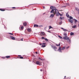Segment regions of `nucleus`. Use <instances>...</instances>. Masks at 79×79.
<instances>
[{"label":"nucleus","mask_w":79,"mask_h":79,"mask_svg":"<svg viewBox=\"0 0 79 79\" xmlns=\"http://www.w3.org/2000/svg\"><path fill=\"white\" fill-rule=\"evenodd\" d=\"M66 77V76H65V77H64V78H65Z\"/></svg>","instance_id":"55"},{"label":"nucleus","mask_w":79,"mask_h":79,"mask_svg":"<svg viewBox=\"0 0 79 79\" xmlns=\"http://www.w3.org/2000/svg\"><path fill=\"white\" fill-rule=\"evenodd\" d=\"M8 34H10V35H13V34L10 33H8Z\"/></svg>","instance_id":"35"},{"label":"nucleus","mask_w":79,"mask_h":79,"mask_svg":"<svg viewBox=\"0 0 79 79\" xmlns=\"http://www.w3.org/2000/svg\"><path fill=\"white\" fill-rule=\"evenodd\" d=\"M40 71H43V70L42 69H41Z\"/></svg>","instance_id":"40"},{"label":"nucleus","mask_w":79,"mask_h":79,"mask_svg":"<svg viewBox=\"0 0 79 79\" xmlns=\"http://www.w3.org/2000/svg\"><path fill=\"white\" fill-rule=\"evenodd\" d=\"M40 45H42V44H40Z\"/></svg>","instance_id":"50"},{"label":"nucleus","mask_w":79,"mask_h":79,"mask_svg":"<svg viewBox=\"0 0 79 79\" xmlns=\"http://www.w3.org/2000/svg\"><path fill=\"white\" fill-rule=\"evenodd\" d=\"M56 46H60V44H56Z\"/></svg>","instance_id":"31"},{"label":"nucleus","mask_w":79,"mask_h":79,"mask_svg":"<svg viewBox=\"0 0 79 79\" xmlns=\"http://www.w3.org/2000/svg\"><path fill=\"white\" fill-rule=\"evenodd\" d=\"M54 14H51L49 17V18H53V17L54 16Z\"/></svg>","instance_id":"8"},{"label":"nucleus","mask_w":79,"mask_h":79,"mask_svg":"<svg viewBox=\"0 0 79 79\" xmlns=\"http://www.w3.org/2000/svg\"><path fill=\"white\" fill-rule=\"evenodd\" d=\"M70 79V78H69V79Z\"/></svg>","instance_id":"56"},{"label":"nucleus","mask_w":79,"mask_h":79,"mask_svg":"<svg viewBox=\"0 0 79 79\" xmlns=\"http://www.w3.org/2000/svg\"><path fill=\"white\" fill-rule=\"evenodd\" d=\"M6 58H10V56H6Z\"/></svg>","instance_id":"20"},{"label":"nucleus","mask_w":79,"mask_h":79,"mask_svg":"<svg viewBox=\"0 0 79 79\" xmlns=\"http://www.w3.org/2000/svg\"><path fill=\"white\" fill-rule=\"evenodd\" d=\"M34 27H39V26L35 24L34 25Z\"/></svg>","instance_id":"16"},{"label":"nucleus","mask_w":79,"mask_h":79,"mask_svg":"<svg viewBox=\"0 0 79 79\" xmlns=\"http://www.w3.org/2000/svg\"><path fill=\"white\" fill-rule=\"evenodd\" d=\"M59 15L60 16H62V14H60V13H59Z\"/></svg>","instance_id":"33"},{"label":"nucleus","mask_w":79,"mask_h":79,"mask_svg":"<svg viewBox=\"0 0 79 79\" xmlns=\"http://www.w3.org/2000/svg\"><path fill=\"white\" fill-rule=\"evenodd\" d=\"M70 19H73V17L72 16H70L69 17Z\"/></svg>","instance_id":"23"},{"label":"nucleus","mask_w":79,"mask_h":79,"mask_svg":"<svg viewBox=\"0 0 79 79\" xmlns=\"http://www.w3.org/2000/svg\"><path fill=\"white\" fill-rule=\"evenodd\" d=\"M78 23H79V21L78 22Z\"/></svg>","instance_id":"57"},{"label":"nucleus","mask_w":79,"mask_h":79,"mask_svg":"<svg viewBox=\"0 0 79 79\" xmlns=\"http://www.w3.org/2000/svg\"><path fill=\"white\" fill-rule=\"evenodd\" d=\"M44 14H45V13H44L43 14V15H44Z\"/></svg>","instance_id":"53"},{"label":"nucleus","mask_w":79,"mask_h":79,"mask_svg":"<svg viewBox=\"0 0 79 79\" xmlns=\"http://www.w3.org/2000/svg\"><path fill=\"white\" fill-rule=\"evenodd\" d=\"M40 60H42V59H40Z\"/></svg>","instance_id":"52"},{"label":"nucleus","mask_w":79,"mask_h":79,"mask_svg":"<svg viewBox=\"0 0 79 79\" xmlns=\"http://www.w3.org/2000/svg\"><path fill=\"white\" fill-rule=\"evenodd\" d=\"M69 48V47L68 46L66 48L67 49H68V48Z\"/></svg>","instance_id":"39"},{"label":"nucleus","mask_w":79,"mask_h":79,"mask_svg":"<svg viewBox=\"0 0 79 79\" xmlns=\"http://www.w3.org/2000/svg\"><path fill=\"white\" fill-rule=\"evenodd\" d=\"M48 32H50V31H48Z\"/></svg>","instance_id":"51"},{"label":"nucleus","mask_w":79,"mask_h":79,"mask_svg":"<svg viewBox=\"0 0 79 79\" xmlns=\"http://www.w3.org/2000/svg\"><path fill=\"white\" fill-rule=\"evenodd\" d=\"M12 8H15V7H12Z\"/></svg>","instance_id":"42"},{"label":"nucleus","mask_w":79,"mask_h":79,"mask_svg":"<svg viewBox=\"0 0 79 79\" xmlns=\"http://www.w3.org/2000/svg\"><path fill=\"white\" fill-rule=\"evenodd\" d=\"M69 21L70 23H71L72 24H73V21L71 19H69Z\"/></svg>","instance_id":"9"},{"label":"nucleus","mask_w":79,"mask_h":79,"mask_svg":"<svg viewBox=\"0 0 79 79\" xmlns=\"http://www.w3.org/2000/svg\"><path fill=\"white\" fill-rule=\"evenodd\" d=\"M77 27H76V25H74L72 27V28H76Z\"/></svg>","instance_id":"17"},{"label":"nucleus","mask_w":79,"mask_h":79,"mask_svg":"<svg viewBox=\"0 0 79 79\" xmlns=\"http://www.w3.org/2000/svg\"><path fill=\"white\" fill-rule=\"evenodd\" d=\"M59 13H60L59 12H57V13H56L55 14L57 16H59Z\"/></svg>","instance_id":"14"},{"label":"nucleus","mask_w":79,"mask_h":79,"mask_svg":"<svg viewBox=\"0 0 79 79\" xmlns=\"http://www.w3.org/2000/svg\"><path fill=\"white\" fill-rule=\"evenodd\" d=\"M59 24H62V22H59Z\"/></svg>","instance_id":"36"},{"label":"nucleus","mask_w":79,"mask_h":79,"mask_svg":"<svg viewBox=\"0 0 79 79\" xmlns=\"http://www.w3.org/2000/svg\"><path fill=\"white\" fill-rule=\"evenodd\" d=\"M75 10L78 11V12L79 14V9H78L77 7H76L75 8Z\"/></svg>","instance_id":"11"},{"label":"nucleus","mask_w":79,"mask_h":79,"mask_svg":"<svg viewBox=\"0 0 79 79\" xmlns=\"http://www.w3.org/2000/svg\"><path fill=\"white\" fill-rule=\"evenodd\" d=\"M58 37H59V38H60V39H62V38L61 37V36H60V35H58Z\"/></svg>","instance_id":"22"},{"label":"nucleus","mask_w":79,"mask_h":79,"mask_svg":"<svg viewBox=\"0 0 79 79\" xmlns=\"http://www.w3.org/2000/svg\"><path fill=\"white\" fill-rule=\"evenodd\" d=\"M43 73H45V74H46V73H47V72H46V70H45L44 71H43Z\"/></svg>","instance_id":"29"},{"label":"nucleus","mask_w":79,"mask_h":79,"mask_svg":"<svg viewBox=\"0 0 79 79\" xmlns=\"http://www.w3.org/2000/svg\"><path fill=\"white\" fill-rule=\"evenodd\" d=\"M61 29H64V28H61Z\"/></svg>","instance_id":"48"},{"label":"nucleus","mask_w":79,"mask_h":79,"mask_svg":"<svg viewBox=\"0 0 79 79\" xmlns=\"http://www.w3.org/2000/svg\"><path fill=\"white\" fill-rule=\"evenodd\" d=\"M52 47L53 48V49L55 50V51H56V49H57V48L56 46H52Z\"/></svg>","instance_id":"5"},{"label":"nucleus","mask_w":79,"mask_h":79,"mask_svg":"<svg viewBox=\"0 0 79 79\" xmlns=\"http://www.w3.org/2000/svg\"><path fill=\"white\" fill-rule=\"evenodd\" d=\"M23 26H26L27 25V23L25 22L23 23Z\"/></svg>","instance_id":"12"},{"label":"nucleus","mask_w":79,"mask_h":79,"mask_svg":"<svg viewBox=\"0 0 79 79\" xmlns=\"http://www.w3.org/2000/svg\"><path fill=\"white\" fill-rule=\"evenodd\" d=\"M64 17H63L62 18L61 17H60V19L61 20L63 19H64Z\"/></svg>","instance_id":"18"},{"label":"nucleus","mask_w":79,"mask_h":79,"mask_svg":"<svg viewBox=\"0 0 79 79\" xmlns=\"http://www.w3.org/2000/svg\"><path fill=\"white\" fill-rule=\"evenodd\" d=\"M50 9H51V10H52L50 12L51 13H52V14H55L54 10H56V7L53 6H51L50 7Z\"/></svg>","instance_id":"1"},{"label":"nucleus","mask_w":79,"mask_h":79,"mask_svg":"<svg viewBox=\"0 0 79 79\" xmlns=\"http://www.w3.org/2000/svg\"><path fill=\"white\" fill-rule=\"evenodd\" d=\"M42 47L43 48L45 47H46V46L45 45H42Z\"/></svg>","instance_id":"25"},{"label":"nucleus","mask_w":79,"mask_h":79,"mask_svg":"<svg viewBox=\"0 0 79 79\" xmlns=\"http://www.w3.org/2000/svg\"><path fill=\"white\" fill-rule=\"evenodd\" d=\"M18 58H20V59H23V57H18Z\"/></svg>","instance_id":"28"},{"label":"nucleus","mask_w":79,"mask_h":79,"mask_svg":"<svg viewBox=\"0 0 79 79\" xmlns=\"http://www.w3.org/2000/svg\"><path fill=\"white\" fill-rule=\"evenodd\" d=\"M41 39H45V38H44V37H42L41 38Z\"/></svg>","instance_id":"37"},{"label":"nucleus","mask_w":79,"mask_h":79,"mask_svg":"<svg viewBox=\"0 0 79 79\" xmlns=\"http://www.w3.org/2000/svg\"><path fill=\"white\" fill-rule=\"evenodd\" d=\"M36 64H38V65H40V62L39 61H37L36 62Z\"/></svg>","instance_id":"6"},{"label":"nucleus","mask_w":79,"mask_h":79,"mask_svg":"<svg viewBox=\"0 0 79 79\" xmlns=\"http://www.w3.org/2000/svg\"><path fill=\"white\" fill-rule=\"evenodd\" d=\"M0 10L1 11H5V9H0Z\"/></svg>","instance_id":"21"},{"label":"nucleus","mask_w":79,"mask_h":79,"mask_svg":"<svg viewBox=\"0 0 79 79\" xmlns=\"http://www.w3.org/2000/svg\"><path fill=\"white\" fill-rule=\"evenodd\" d=\"M51 28H52V29H53V27H52V26H49V29H51Z\"/></svg>","instance_id":"26"},{"label":"nucleus","mask_w":79,"mask_h":79,"mask_svg":"<svg viewBox=\"0 0 79 79\" xmlns=\"http://www.w3.org/2000/svg\"><path fill=\"white\" fill-rule=\"evenodd\" d=\"M23 28H24V27H23V26L21 27V29H23Z\"/></svg>","instance_id":"32"},{"label":"nucleus","mask_w":79,"mask_h":79,"mask_svg":"<svg viewBox=\"0 0 79 79\" xmlns=\"http://www.w3.org/2000/svg\"><path fill=\"white\" fill-rule=\"evenodd\" d=\"M63 30L64 31H67V30L66 29H64Z\"/></svg>","instance_id":"34"},{"label":"nucleus","mask_w":79,"mask_h":79,"mask_svg":"<svg viewBox=\"0 0 79 79\" xmlns=\"http://www.w3.org/2000/svg\"><path fill=\"white\" fill-rule=\"evenodd\" d=\"M18 56H21V55H19Z\"/></svg>","instance_id":"49"},{"label":"nucleus","mask_w":79,"mask_h":79,"mask_svg":"<svg viewBox=\"0 0 79 79\" xmlns=\"http://www.w3.org/2000/svg\"><path fill=\"white\" fill-rule=\"evenodd\" d=\"M75 21V24H76V23H77V20H76V19H73Z\"/></svg>","instance_id":"13"},{"label":"nucleus","mask_w":79,"mask_h":79,"mask_svg":"<svg viewBox=\"0 0 79 79\" xmlns=\"http://www.w3.org/2000/svg\"><path fill=\"white\" fill-rule=\"evenodd\" d=\"M61 47L60 46L59 47L58 49L57 50V51H59V52H60V53H62V51L61 50H64V49H65V48H66V47H63L61 48Z\"/></svg>","instance_id":"2"},{"label":"nucleus","mask_w":79,"mask_h":79,"mask_svg":"<svg viewBox=\"0 0 79 79\" xmlns=\"http://www.w3.org/2000/svg\"><path fill=\"white\" fill-rule=\"evenodd\" d=\"M43 8L44 9H45V6H43Z\"/></svg>","instance_id":"44"},{"label":"nucleus","mask_w":79,"mask_h":79,"mask_svg":"<svg viewBox=\"0 0 79 79\" xmlns=\"http://www.w3.org/2000/svg\"><path fill=\"white\" fill-rule=\"evenodd\" d=\"M41 35L43 36V35H45V33L44 32H41L40 33Z\"/></svg>","instance_id":"7"},{"label":"nucleus","mask_w":79,"mask_h":79,"mask_svg":"<svg viewBox=\"0 0 79 79\" xmlns=\"http://www.w3.org/2000/svg\"><path fill=\"white\" fill-rule=\"evenodd\" d=\"M10 37L12 40H15V38L13 36H10Z\"/></svg>","instance_id":"10"},{"label":"nucleus","mask_w":79,"mask_h":79,"mask_svg":"<svg viewBox=\"0 0 79 79\" xmlns=\"http://www.w3.org/2000/svg\"><path fill=\"white\" fill-rule=\"evenodd\" d=\"M74 33H73V32H71L70 33L71 35H74Z\"/></svg>","instance_id":"19"},{"label":"nucleus","mask_w":79,"mask_h":79,"mask_svg":"<svg viewBox=\"0 0 79 79\" xmlns=\"http://www.w3.org/2000/svg\"><path fill=\"white\" fill-rule=\"evenodd\" d=\"M5 29H7V28L6 27H5Z\"/></svg>","instance_id":"47"},{"label":"nucleus","mask_w":79,"mask_h":79,"mask_svg":"<svg viewBox=\"0 0 79 79\" xmlns=\"http://www.w3.org/2000/svg\"><path fill=\"white\" fill-rule=\"evenodd\" d=\"M66 16L68 18H69V15L68 14V13H67L66 14Z\"/></svg>","instance_id":"15"},{"label":"nucleus","mask_w":79,"mask_h":79,"mask_svg":"<svg viewBox=\"0 0 79 79\" xmlns=\"http://www.w3.org/2000/svg\"><path fill=\"white\" fill-rule=\"evenodd\" d=\"M43 44H44V45H45L46 44L45 43H43Z\"/></svg>","instance_id":"43"},{"label":"nucleus","mask_w":79,"mask_h":79,"mask_svg":"<svg viewBox=\"0 0 79 79\" xmlns=\"http://www.w3.org/2000/svg\"><path fill=\"white\" fill-rule=\"evenodd\" d=\"M21 40L22 41H23V39H22L21 40Z\"/></svg>","instance_id":"41"},{"label":"nucleus","mask_w":79,"mask_h":79,"mask_svg":"<svg viewBox=\"0 0 79 79\" xmlns=\"http://www.w3.org/2000/svg\"><path fill=\"white\" fill-rule=\"evenodd\" d=\"M63 39L64 40H69V42L71 41V40L69 39V37H68L67 36H64L63 37Z\"/></svg>","instance_id":"3"},{"label":"nucleus","mask_w":79,"mask_h":79,"mask_svg":"<svg viewBox=\"0 0 79 79\" xmlns=\"http://www.w3.org/2000/svg\"><path fill=\"white\" fill-rule=\"evenodd\" d=\"M57 13H58V10L56 8V9L54 10V14L55 15V14Z\"/></svg>","instance_id":"4"},{"label":"nucleus","mask_w":79,"mask_h":79,"mask_svg":"<svg viewBox=\"0 0 79 79\" xmlns=\"http://www.w3.org/2000/svg\"><path fill=\"white\" fill-rule=\"evenodd\" d=\"M39 59H40H40H40V58H39Z\"/></svg>","instance_id":"54"},{"label":"nucleus","mask_w":79,"mask_h":79,"mask_svg":"<svg viewBox=\"0 0 79 79\" xmlns=\"http://www.w3.org/2000/svg\"><path fill=\"white\" fill-rule=\"evenodd\" d=\"M38 27H43V26H42V25H39V26H38Z\"/></svg>","instance_id":"30"},{"label":"nucleus","mask_w":79,"mask_h":79,"mask_svg":"<svg viewBox=\"0 0 79 79\" xmlns=\"http://www.w3.org/2000/svg\"><path fill=\"white\" fill-rule=\"evenodd\" d=\"M27 31H28V32H31V30L29 28H28L27 29Z\"/></svg>","instance_id":"24"},{"label":"nucleus","mask_w":79,"mask_h":79,"mask_svg":"<svg viewBox=\"0 0 79 79\" xmlns=\"http://www.w3.org/2000/svg\"><path fill=\"white\" fill-rule=\"evenodd\" d=\"M64 36H67V34H66V33H64Z\"/></svg>","instance_id":"27"},{"label":"nucleus","mask_w":79,"mask_h":79,"mask_svg":"<svg viewBox=\"0 0 79 79\" xmlns=\"http://www.w3.org/2000/svg\"><path fill=\"white\" fill-rule=\"evenodd\" d=\"M35 53L36 54H37V52H36Z\"/></svg>","instance_id":"45"},{"label":"nucleus","mask_w":79,"mask_h":79,"mask_svg":"<svg viewBox=\"0 0 79 79\" xmlns=\"http://www.w3.org/2000/svg\"><path fill=\"white\" fill-rule=\"evenodd\" d=\"M46 42H48V39H46V40H45Z\"/></svg>","instance_id":"38"},{"label":"nucleus","mask_w":79,"mask_h":79,"mask_svg":"<svg viewBox=\"0 0 79 79\" xmlns=\"http://www.w3.org/2000/svg\"><path fill=\"white\" fill-rule=\"evenodd\" d=\"M45 40H47V38H44V39Z\"/></svg>","instance_id":"46"}]
</instances>
